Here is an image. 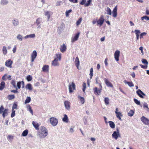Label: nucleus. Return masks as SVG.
<instances>
[{"label":"nucleus","instance_id":"obj_16","mask_svg":"<svg viewBox=\"0 0 149 149\" xmlns=\"http://www.w3.org/2000/svg\"><path fill=\"white\" fill-rule=\"evenodd\" d=\"M32 124L36 130H39L40 125L38 123L34 121H33L32 122Z\"/></svg>","mask_w":149,"mask_h":149},{"label":"nucleus","instance_id":"obj_55","mask_svg":"<svg viewBox=\"0 0 149 149\" xmlns=\"http://www.w3.org/2000/svg\"><path fill=\"white\" fill-rule=\"evenodd\" d=\"M17 38L19 40L21 41L22 40V36L19 34L17 36Z\"/></svg>","mask_w":149,"mask_h":149},{"label":"nucleus","instance_id":"obj_29","mask_svg":"<svg viewBox=\"0 0 149 149\" xmlns=\"http://www.w3.org/2000/svg\"><path fill=\"white\" fill-rule=\"evenodd\" d=\"M28 133V131L27 130H26L22 132V136H25L27 135Z\"/></svg>","mask_w":149,"mask_h":149},{"label":"nucleus","instance_id":"obj_57","mask_svg":"<svg viewBox=\"0 0 149 149\" xmlns=\"http://www.w3.org/2000/svg\"><path fill=\"white\" fill-rule=\"evenodd\" d=\"M143 107L144 108H146L148 110L149 109L148 107V104L146 103H144L143 104Z\"/></svg>","mask_w":149,"mask_h":149},{"label":"nucleus","instance_id":"obj_18","mask_svg":"<svg viewBox=\"0 0 149 149\" xmlns=\"http://www.w3.org/2000/svg\"><path fill=\"white\" fill-rule=\"evenodd\" d=\"M49 66L48 65H45L42 68V71L44 72H49Z\"/></svg>","mask_w":149,"mask_h":149},{"label":"nucleus","instance_id":"obj_47","mask_svg":"<svg viewBox=\"0 0 149 149\" xmlns=\"http://www.w3.org/2000/svg\"><path fill=\"white\" fill-rule=\"evenodd\" d=\"M91 2V0H87V2L85 4V6H88L90 5Z\"/></svg>","mask_w":149,"mask_h":149},{"label":"nucleus","instance_id":"obj_14","mask_svg":"<svg viewBox=\"0 0 149 149\" xmlns=\"http://www.w3.org/2000/svg\"><path fill=\"white\" fill-rule=\"evenodd\" d=\"M104 81L106 85L108 87H113L112 84L107 79L105 78Z\"/></svg>","mask_w":149,"mask_h":149},{"label":"nucleus","instance_id":"obj_46","mask_svg":"<svg viewBox=\"0 0 149 149\" xmlns=\"http://www.w3.org/2000/svg\"><path fill=\"white\" fill-rule=\"evenodd\" d=\"M144 19H145L147 20H149V17L145 16H144L141 17V19L142 20H143Z\"/></svg>","mask_w":149,"mask_h":149},{"label":"nucleus","instance_id":"obj_1","mask_svg":"<svg viewBox=\"0 0 149 149\" xmlns=\"http://www.w3.org/2000/svg\"><path fill=\"white\" fill-rule=\"evenodd\" d=\"M48 134V132L47 129L44 126H42L37 132V135L41 138L45 137Z\"/></svg>","mask_w":149,"mask_h":149},{"label":"nucleus","instance_id":"obj_32","mask_svg":"<svg viewBox=\"0 0 149 149\" xmlns=\"http://www.w3.org/2000/svg\"><path fill=\"white\" fill-rule=\"evenodd\" d=\"M106 11L107 12V14L111 15V9L109 7H107V8Z\"/></svg>","mask_w":149,"mask_h":149},{"label":"nucleus","instance_id":"obj_36","mask_svg":"<svg viewBox=\"0 0 149 149\" xmlns=\"http://www.w3.org/2000/svg\"><path fill=\"white\" fill-rule=\"evenodd\" d=\"M134 111L132 110H131L128 113V115L130 116H132L134 115Z\"/></svg>","mask_w":149,"mask_h":149},{"label":"nucleus","instance_id":"obj_22","mask_svg":"<svg viewBox=\"0 0 149 149\" xmlns=\"http://www.w3.org/2000/svg\"><path fill=\"white\" fill-rule=\"evenodd\" d=\"M56 58L55 59H56V60L60 61L61 60V54L60 53H58L56 54Z\"/></svg>","mask_w":149,"mask_h":149},{"label":"nucleus","instance_id":"obj_64","mask_svg":"<svg viewBox=\"0 0 149 149\" xmlns=\"http://www.w3.org/2000/svg\"><path fill=\"white\" fill-rule=\"evenodd\" d=\"M16 88V90H11V92L14 93H18V92L17 91V87Z\"/></svg>","mask_w":149,"mask_h":149},{"label":"nucleus","instance_id":"obj_3","mask_svg":"<svg viewBox=\"0 0 149 149\" xmlns=\"http://www.w3.org/2000/svg\"><path fill=\"white\" fill-rule=\"evenodd\" d=\"M105 19L104 18V16L103 15H102L99 18L98 20L97 21V24L98 26H101L103 24Z\"/></svg>","mask_w":149,"mask_h":149},{"label":"nucleus","instance_id":"obj_20","mask_svg":"<svg viewBox=\"0 0 149 149\" xmlns=\"http://www.w3.org/2000/svg\"><path fill=\"white\" fill-rule=\"evenodd\" d=\"M75 65L78 69H79V58L78 57L76 58L75 60Z\"/></svg>","mask_w":149,"mask_h":149},{"label":"nucleus","instance_id":"obj_40","mask_svg":"<svg viewBox=\"0 0 149 149\" xmlns=\"http://www.w3.org/2000/svg\"><path fill=\"white\" fill-rule=\"evenodd\" d=\"M134 102L137 105H139L141 103L140 101H139L137 99L134 98Z\"/></svg>","mask_w":149,"mask_h":149},{"label":"nucleus","instance_id":"obj_56","mask_svg":"<svg viewBox=\"0 0 149 149\" xmlns=\"http://www.w3.org/2000/svg\"><path fill=\"white\" fill-rule=\"evenodd\" d=\"M15 116V111L14 110H12V113L11 114V117L13 118Z\"/></svg>","mask_w":149,"mask_h":149},{"label":"nucleus","instance_id":"obj_59","mask_svg":"<svg viewBox=\"0 0 149 149\" xmlns=\"http://www.w3.org/2000/svg\"><path fill=\"white\" fill-rule=\"evenodd\" d=\"M40 18H38L37 19L36 21V23L38 25L40 24Z\"/></svg>","mask_w":149,"mask_h":149},{"label":"nucleus","instance_id":"obj_6","mask_svg":"<svg viewBox=\"0 0 149 149\" xmlns=\"http://www.w3.org/2000/svg\"><path fill=\"white\" fill-rule=\"evenodd\" d=\"M112 137L116 140L118 139V138L119 136H120V135L119 134V131L117 128V131H114L113 134H112Z\"/></svg>","mask_w":149,"mask_h":149},{"label":"nucleus","instance_id":"obj_4","mask_svg":"<svg viewBox=\"0 0 149 149\" xmlns=\"http://www.w3.org/2000/svg\"><path fill=\"white\" fill-rule=\"evenodd\" d=\"M50 121L51 124L53 126H56L58 123V120L55 118L52 117L50 118Z\"/></svg>","mask_w":149,"mask_h":149},{"label":"nucleus","instance_id":"obj_45","mask_svg":"<svg viewBox=\"0 0 149 149\" xmlns=\"http://www.w3.org/2000/svg\"><path fill=\"white\" fill-rule=\"evenodd\" d=\"M93 69L92 68H91L90 69V73L89 75L90 76V78L91 79L93 76Z\"/></svg>","mask_w":149,"mask_h":149},{"label":"nucleus","instance_id":"obj_26","mask_svg":"<svg viewBox=\"0 0 149 149\" xmlns=\"http://www.w3.org/2000/svg\"><path fill=\"white\" fill-rule=\"evenodd\" d=\"M5 83L4 81H1L0 84V90H2L5 87Z\"/></svg>","mask_w":149,"mask_h":149},{"label":"nucleus","instance_id":"obj_5","mask_svg":"<svg viewBox=\"0 0 149 149\" xmlns=\"http://www.w3.org/2000/svg\"><path fill=\"white\" fill-rule=\"evenodd\" d=\"M69 89L70 93L73 92V90L75 89V85L74 82H72V84L69 85Z\"/></svg>","mask_w":149,"mask_h":149},{"label":"nucleus","instance_id":"obj_33","mask_svg":"<svg viewBox=\"0 0 149 149\" xmlns=\"http://www.w3.org/2000/svg\"><path fill=\"white\" fill-rule=\"evenodd\" d=\"M28 110L33 115V111L31 107L29 105H28L27 107Z\"/></svg>","mask_w":149,"mask_h":149},{"label":"nucleus","instance_id":"obj_63","mask_svg":"<svg viewBox=\"0 0 149 149\" xmlns=\"http://www.w3.org/2000/svg\"><path fill=\"white\" fill-rule=\"evenodd\" d=\"M61 3H62V1H57L56 3V6H60Z\"/></svg>","mask_w":149,"mask_h":149},{"label":"nucleus","instance_id":"obj_42","mask_svg":"<svg viewBox=\"0 0 149 149\" xmlns=\"http://www.w3.org/2000/svg\"><path fill=\"white\" fill-rule=\"evenodd\" d=\"M26 79L28 81H31L32 79V77L30 75H28L26 77Z\"/></svg>","mask_w":149,"mask_h":149},{"label":"nucleus","instance_id":"obj_11","mask_svg":"<svg viewBox=\"0 0 149 149\" xmlns=\"http://www.w3.org/2000/svg\"><path fill=\"white\" fill-rule=\"evenodd\" d=\"M136 93L141 98H143V95L146 96V95L140 89H138L136 91Z\"/></svg>","mask_w":149,"mask_h":149},{"label":"nucleus","instance_id":"obj_9","mask_svg":"<svg viewBox=\"0 0 149 149\" xmlns=\"http://www.w3.org/2000/svg\"><path fill=\"white\" fill-rule=\"evenodd\" d=\"M141 120L143 123L145 124L148 125L149 124V120L144 116L142 117L141 118Z\"/></svg>","mask_w":149,"mask_h":149},{"label":"nucleus","instance_id":"obj_62","mask_svg":"<svg viewBox=\"0 0 149 149\" xmlns=\"http://www.w3.org/2000/svg\"><path fill=\"white\" fill-rule=\"evenodd\" d=\"M86 0H82V1L80 3V4L82 5L85 4L86 3Z\"/></svg>","mask_w":149,"mask_h":149},{"label":"nucleus","instance_id":"obj_27","mask_svg":"<svg viewBox=\"0 0 149 149\" xmlns=\"http://www.w3.org/2000/svg\"><path fill=\"white\" fill-rule=\"evenodd\" d=\"M13 24L15 26H17L19 24L18 21L17 19H14L12 21Z\"/></svg>","mask_w":149,"mask_h":149},{"label":"nucleus","instance_id":"obj_53","mask_svg":"<svg viewBox=\"0 0 149 149\" xmlns=\"http://www.w3.org/2000/svg\"><path fill=\"white\" fill-rule=\"evenodd\" d=\"M72 11V10L70 9L68 10H67L65 13V15L66 17H68L69 16V13H71Z\"/></svg>","mask_w":149,"mask_h":149},{"label":"nucleus","instance_id":"obj_37","mask_svg":"<svg viewBox=\"0 0 149 149\" xmlns=\"http://www.w3.org/2000/svg\"><path fill=\"white\" fill-rule=\"evenodd\" d=\"M104 101L105 104L107 105L109 104V99L108 97H105Z\"/></svg>","mask_w":149,"mask_h":149},{"label":"nucleus","instance_id":"obj_60","mask_svg":"<svg viewBox=\"0 0 149 149\" xmlns=\"http://www.w3.org/2000/svg\"><path fill=\"white\" fill-rule=\"evenodd\" d=\"M21 81L18 82L17 84V87L19 89L21 88Z\"/></svg>","mask_w":149,"mask_h":149},{"label":"nucleus","instance_id":"obj_30","mask_svg":"<svg viewBox=\"0 0 149 149\" xmlns=\"http://www.w3.org/2000/svg\"><path fill=\"white\" fill-rule=\"evenodd\" d=\"M26 88L30 90H31L32 89V85L31 84H27L26 86Z\"/></svg>","mask_w":149,"mask_h":149},{"label":"nucleus","instance_id":"obj_34","mask_svg":"<svg viewBox=\"0 0 149 149\" xmlns=\"http://www.w3.org/2000/svg\"><path fill=\"white\" fill-rule=\"evenodd\" d=\"M78 98L81 101V103L82 104H84L85 102V100L84 98L82 97H81L80 96H79L78 97Z\"/></svg>","mask_w":149,"mask_h":149},{"label":"nucleus","instance_id":"obj_44","mask_svg":"<svg viewBox=\"0 0 149 149\" xmlns=\"http://www.w3.org/2000/svg\"><path fill=\"white\" fill-rule=\"evenodd\" d=\"M13 137L12 136L9 135L7 136V138L8 140L10 141L13 139Z\"/></svg>","mask_w":149,"mask_h":149},{"label":"nucleus","instance_id":"obj_28","mask_svg":"<svg viewBox=\"0 0 149 149\" xmlns=\"http://www.w3.org/2000/svg\"><path fill=\"white\" fill-rule=\"evenodd\" d=\"M45 16H47V20L48 21L49 20L50 17L49 12L48 11H45Z\"/></svg>","mask_w":149,"mask_h":149},{"label":"nucleus","instance_id":"obj_12","mask_svg":"<svg viewBox=\"0 0 149 149\" xmlns=\"http://www.w3.org/2000/svg\"><path fill=\"white\" fill-rule=\"evenodd\" d=\"M120 52L118 50H116L114 54V58L116 60L118 61L119 60V57L120 56Z\"/></svg>","mask_w":149,"mask_h":149},{"label":"nucleus","instance_id":"obj_51","mask_svg":"<svg viewBox=\"0 0 149 149\" xmlns=\"http://www.w3.org/2000/svg\"><path fill=\"white\" fill-rule=\"evenodd\" d=\"M132 32H134L136 35H138L141 33L140 31L139 30H135L134 31H132Z\"/></svg>","mask_w":149,"mask_h":149},{"label":"nucleus","instance_id":"obj_13","mask_svg":"<svg viewBox=\"0 0 149 149\" xmlns=\"http://www.w3.org/2000/svg\"><path fill=\"white\" fill-rule=\"evenodd\" d=\"M94 93L96 95H100L101 89L98 90L97 87H96L93 89Z\"/></svg>","mask_w":149,"mask_h":149},{"label":"nucleus","instance_id":"obj_2","mask_svg":"<svg viewBox=\"0 0 149 149\" xmlns=\"http://www.w3.org/2000/svg\"><path fill=\"white\" fill-rule=\"evenodd\" d=\"M8 109H4L3 106L0 107V113L2 114V116L3 118L7 116L8 115Z\"/></svg>","mask_w":149,"mask_h":149},{"label":"nucleus","instance_id":"obj_8","mask_svg":"<svg viewBox=\"0 0 149 149\" xmlns=\"http://www.w3.org/2000/svg\"><path fill=\"white\" fill-rule=\"evenodd\" d=\"M37 55V53L36 50L33 51L31 56V62H33Z\"/></svg>","mask_w":149,"mask_h":149},{"label":"nucleus","instance_id":"obj_61","mask_svg":"<svg viewBox=\"0 0 149 149\" xmlns=\"http://www.w3.org/2000/svg\"><path fill=\"white\" fill-rule=\"evenodd\" d=\"M17 105L16 104H14L12 107V110H14V109H16L17 108Z\"/></svg>","mask_w":149,"mask_h":149},{"label":"nucleus","instance_id":"obj_43","mask_svg":"<svg viewBox=\"0 0 149 149\" xmlns=\"http://www.w3.org/2000/svg\"><path fill=\"white\" fill-rule=\"evenodd\" d=\"M11 84L13 85V86L15 88H16L17 86L16 85L15 81L14 80H12L11 82Z\"/></svg>","mask_w":149,"mask_h":149},{"label":"nucleus","instance_id":"obj_49","mask_svg":"<svg viewBox=\"0 0 149 149\" xmlns=\"http://www.w3.org/2000/svg\"><path fill=\"white\" fill-rule=\"evenodd\" d=\"M116 117L117 118H119L120 120H121V118H120V116L121 115V113L120 112H118L116 113Z\"/></svg>","mask_w":149,"mask_h":149},{"label":"nucleus","instance_id":"obj_17","mask_svg":"<svg viewBox=\"0 0 149 149\" xmlns=\"http://www.w3.org/2000/svg\"><path fill=\"white\" fill-rule=\"evenodd\" d=\"M66 46L64 44L63 45H61L60 47V50L61 52L62 53L64 52L66 49Z\"/></svg>","mask_w":149,"mask_h":149},{"label":"nucleus","instance_id":"obj_41","mask_svg":"<svg viewBox=\"0 0 149 149\" xmlns=\"http://www.w3.org/2000/svg\"><path fill=\"white\" fill-rule=\"evenodd\" d=\"M8 3V1L6 0H2L1 1V4L2 5H5Z\"/></svg>","mask_w":149,"mask_h":149},{"label":"nucleus","instance_id":"obj_31","mask_svg":"<svg viewBox=\"0 0 149 149\" xmlns=\"http://www.w3.org/2000/svg\"><path fill=\"white\" fill-rule=\"evenodd\" d=\"M7 97L9 100H11L14 99L15 98V96L14 95H8Z\"/></svg>","mask_w":149,"mask_h":149},{"label":"nucleus","instance_id":"obj_24","mask_svg":"<svg viewBox=\"0 0 149 149\" xmlns=\"http://www.w3.org/2000/svg\"><path fill=\"white\" fill-rule=\"evenodd\" d=\"M110 127L112 129H113L115 127V124L112 121H109L108 122Z\"/></svg>","mask_w":149,"mask_h":149},{"label":"nucleus","instance_id":"obj_58","mask_svg":"<svg viewBox=\"0 0 149 149\" xmlns=\"http://www.w3.org/2000/svg\"><path fill=\"white\" fill-rule=\"evenodd\" d=\"M139 65L140 66H141V68H143L144 69H146L147 68V67H148V66L147 65H142L141 64H140Z\"/></svg>","mask_w":149,"mask_h":149},{"label":"nucleus","instance_id":"obj_48","mask_svg":"<svg viewBox=\"0 0 149 149\" xmlns=\"http://www.w3.org/2000/svg\"><path fill=\"white\" fill-rule=\"evenodd\" d=\"M147 35V33L146 32H143L141 33L140 36V39H141L143 38V36H146Z\"/></svg>","mask_w":149,"mask_h":149},{"label":"nucleus","instance_id":"obj_50","mask_svg":"<svg viewBox=\"0 0 149 149\" xmlns=\"http://www.w3.org/2000/svg\"><path fill=\"white\" fill-rule=\"evenodd\" d=\"M82 18H80L76 22V25L77 26H78L80 24L82 21Z\"/></svg>","mask_w":149,"mask_h":149},{"label":"nucleus","instance_id":"obj_39","mask_svg":"<svg viewBox=\"0 0 149 149\" xmlns=\"http://www.w3.org/2000/svg\"><path fill=\"white\" fill-rule=\"evenodd\" d=\"M35 37V34H32L27 35L25 36L24 38H33Z\"/></svg>","mask_w":149,"mask_h":149},{"label":"nucleus","instance_id":"obj_23","mask_svg":"<svg viewBox=\"0 0 149 149\" xmlns=\"http://www.w3.org/2000/svg\"><path fill=\"white\" fill-rule=\"evenodd\" d=\"M64 105L65 108L68 109L70 108V102H69L66 101L64 102Z\"/></svg>","mask_w":149,"mask_h":149},{"label":"nucleus","instance_id":"obj_52","mask_svg":"<svg viewBox=\"0 0 149 149\" xmlns=\"http://www.w3.org/2000/svg\"><path fill=\"white\" fill-rule=\"evenodd\" d=\"M86 84L84 82L83 84V89H82L83 91L84 92H85V90L86 89Z\"/></svg>","mask_w":149,"mask_h":149},{"label":"nucleus","instance_id":"obj_10","mask_svg":"<svg viewBox=\"0 0 149 149\" xmlns=\"http://www.w3.org/2000/svg\"><path fill=\"white\" fill-rule=\"evenodd\" d=\"M79 34L80 33L78 32L76 34L74 37H72L71 38V42H73L77 41L79 38Z\"/></svg>","mask_w":149,"mask_h":149},{"label":"nucleus","instance_id":"obj_38","mask_svg":"<svg viewBox=\"0 0 149 149\" xmlns=\"http://www.w3.org/2000/svg\"><path fill=\"white\" fill-rule=\"evenodd\" d=\"M31 100V99L30 97H27L26 98V99L25 100V104H26L27 103H29L30 102Z\"/></svg>","mask_w":149,"mask_h":149},{"label":"nucleus","instance_id":"obj_54","mask_svg":"<svg viewBox=\"0 0 149 149\" xmlns=\"http://www.w3.org/2000/svg\"><path fill=\"white\" fill-rule=\"evenodd\" d=\"M142 62L144 64H146V65H147L148 64V62L147 61V60L146 59H142Z\"/></svg>","mask_w":149,"mask_h":149},{"label":"nucleus","instance_id":"obj_35","mask_svg":"<svg viewBox=\"0 0 149 149\" xmlns=\"http://www.w3.org/2000/svg\"><path fill=\"white\" fill-rule=\"evenodd\" d=\"M3 52V54L5 55L7 52L6 47L5 46H3V47L2 49Z\"/></svg>","mask_w":149,"mask_h":149},{"label":"nucleus","instance_id":"obj_21","mask_svg":"<svg viewBox=\"0 0 149 149\" xmlns=\"http://www.w3.org/2000/svg\"><path fill=\"white\" fill-rule=\"evenodd\" d=\"M124 82L125 84H127L130 87H133L134 86V85L132 81H127L126 80H124Z\"/></svg>","mask_w":149,"mask_h":149},{"label":"nucleus","instance_id":"obj_15","mask_svg":"<svg viewBox=\"0 0 149 149\" xmlns=\"http://www.w3.org/2000/svg\"><path fill=\"white\" fill-rule=\"evenodd\" d=\"M58 61L56 60V59H54L52 62V65L54 66H58L59 65V63L58 62Z\"/></svg>","mask_w":149,"mask_h":149},{"label":"nucleus","instance_id":"obj_19","mask_svg":"<svg viewBox=\"0 0 149 149\" xmlns=\"http://www.w3.org/2000/svg\"><path fill=\"white\" fill-rule=\"evenodd\" d=\"M112 15L113 16L115 17L117 16V7L116 6L113 9L112 12Z\"/></svg>","mask_w":149,"mask_h":149},{"label":"nucleus","instance_id":"obj_7","mask_svg":"<svg viewBox=\"0 0 149 149\" xmlns=\"http://www.w3.org/2000/svg\"><path fill=\"white\" fill-rule=\"evenodd\" d=\"M13 63V61L11 59H8L5 62V65L8 68H12V65Z\"/></svg>","mask_w":149,"mask_h":149},{"label":"nucleus","instance_id":"obj_25","mask_svg":"<svg viewBox=\"0 0 149 149\" xmlns=\"http://www.w3.org/2000/svg\"><path fill=\"white\" fill-rule=\"evenodd\" d=\"M62 120L64 122L66 123H68V117L65 114H64V117L63 118Z\"/></svg>","mask_w":149,"mask_h":149}]
</instances>
